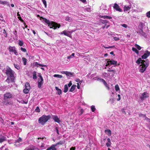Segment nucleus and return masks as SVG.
<instances>
[{
  "label": "nucleus",
  "mask_w": 150,
  "mask_h": 150,
  "mask_svg": "<svg viewBox=\"0 0 150 150\" xmlns=\"http://www.w3.org/2000/svg\"><path fill=\"white\" fill-rule=\"evenodd\" d=\"M65 20L69 22H71L73 21V19L69 16L66 17Z\"/></svg>",
  "instance_id": "obj_19"
},
{
  "label": "nucleus",
  "mask_w": 150,
  "mask_h": 150,
  "mask_svg": "<svg viewBox=\"0 0 150 150\" xmlns=\"http://www.w3.org/2000/svg\"><path fill=\"white\" fill-rule=\"evenodd\" d=\"M50 116L43 115L39 119V122L42 125H43L50 119Z\"/></svg>",
  "instance_id": "obj_4"
},
{
  "label": "nucleus",
  "mask_w": 150,
  "mask_h": 150,
  "mask_svg": "<svg viewBox=\"0 0 150 150\" xmlns=\"http://www.w3.org/2000/svg\"><path fill=\"white\" fill-rule=\"evenodd\" d=\"M35 111L37 112H40V109H39L38 107H37L35 109Z\"/></svg>",
  "instance_id": "obj_49"
},
{
  "label": "nucleus",
  "mask_w": 150,
  "mask_h": 150,
  "mask_svg": "<svg viewBox=\"0 0 150 150\" xmlns=\"http://www.w3.org/2000/svg\"><path fill=\"white\" fill-rule=\"evenodd\" d=\"M19 45L20 46H23V41L19 40V43H18Z\"/></svg>",
  "instance_id": "obj_44"
},
{
  "label": "nucleus",
  "mask_w": 150,
  "mask_h": 150,
  "mask_svg": "<svg viewBox=\"0 0 150 150\" xmlns=\"http://www.w3.org/2000/svg\"><path fill=\"white\" fill-rule=\"evenodd\" d=\"M103 47L105 48V49H109V48H112L115 47V46H103Z\"/></svg>",
  "instance_id": "obj_39"
},
{
  "label": "nucleus",
  "mask_w": 150,
  "mask_h": 150,
  "mask_svg": "<svg viewBox=\"0 0 150 150\" xmlns=\"http://www.w3.org/2000/svg\"><path fill=\"white\" fill-rule=\"evenodd\" d=\"M108 142L106 143V145L108 147L110 146L111 144V142L110 139V138H108L107 139Z\"/></svg>",
  "instance_id": "obj_20"
},
{
  "label": "nucleus",
  "mask_w": 150,
  "mask_h": 150,
  "mask_svg": "<svg viewBox=\"0 0 150 150\" xmlns=\"http://www.w3.org/2000/svg\"><path fill=\"white\" fill-rule=\"evenodd\" d=\"M53 119L56 122L59 123L60 122V121L59 120V118L58 117L57 115H53L52 117Z\"/></svg>",
  "instance_id": "obj_14"
},
{
  "label": "nucleus",
  "mask_w": 150,
  "mask_h": 150,
  "mask_svg": "<svg viewBox=\"0 0 150 150\" xmlns=\"http://www.w3.org/2000/svg\"><path fill=\"white\" fill-rule=\"evenodd\" d=\"M22 140V139L21 138H19L17 140V141L15 142V145H20L19 143H18L19 142H21Z\"/></svg>",
  "instance_id": "obj_24"
},
{
  "label": "nucleus",
  "mask_w": 150,
  "mask_h": 150,
  "mask_svg": "<svg viewBox=\"0 0 150 150\" xmlns=\"http://www.w3.org/2000/svg\"><path fill=\"white\" fill-rule=\"evenodd\" d=\"M66 73V75L67 76L71 77L72 75V74L69 72L67 71Z\"/></svg>",
  "instance_id": "obj_34"
},
{
  "label": "nucleus",
  "mask_w": 150,
  "mask_h": 150,
  "mask_svg": "<svg viewBox=\"0 0 150 150\" xmlns=\"http://www.w3.org/2000/svg\"><path fill=\"white\" fill-rule=\"evenodd\" d=\"M39 64L37 62H35V66L37 67H38V65H39Z\"/></svg>",
  "instance_id": "obj_59"
},
{
  "label": "nucleus",
  "mask_w": 150,
  "mask_h": 150,
  "mask_svg": "<svg viewBox=\"0 0 150 150\" xmlns=\"http://www.w3.org/2000/svg\"><path fill=\"white\" fill-rule=\"evenodd\" d=\"M135 46L139 50H140L142 48V47L140 46H139V45L137 44H136L135 45Z\"/></svg>",
  "instance_id": "obj_40"
},
{
  "label": "nucleus",
  "mask_w": 150,
  "mask_h": 150,
  "mask_svg": "<svg viewBox=\"0 0 150 150\" xmlns=\"http://www.w3.org/2000/svg\"><path fill=\"white\" fill-rule=\"evenodd\" d=\"M43 4H44L45 7L46 8L47 7V3H46V1H45V0H42Z\"/></svg>",
  "instance_id": "obj_45"
},
{
  "label": "nucleus",
  "mask_w": 150,
  "mask_h": 150,
  "mask_svg": "<svg viewBox=\"0 0 150 150\" xmlns=\"http://www.w3.org/2000/svg\"><path fill=\"white\" fill-rule=\"evenodd\" d=\"M42 19L43 21L48 25L49 26H50V28H52L53 27H54V29H56L57 28H59L60 26V24H58L57 23H54V22H51L50 21L45 18L41 17V19Z\"/></svg>",
  "instance_id": "obj_3"
},
{
  "label": "nucleus",
  "mask_w": 150,
  "mask_h": 150,
  "mask_svg": "<svg viewBox=\"0 0 150 150\" xmlns=\"http://www.w3.org/2000/svg\"><path fill=\"white\" fill-rule=\"evenodd\" d=\"M150 54V52L147 50L146 51L144 55L142 56V59H145L149 57Z\"/></svg>",
  "instance_id": "obj_9"
},
{
  "label": "nucleus",
  "mask_w": 150,
  "mask_h": 150,
  "mask_svg": "<svg viewBox=\"0 0 150 150\" xmlns=\"http://www.w3.org/2000/svg\"><path fill=\"white\" fill-rule=\"evenodd\" d=\"M118 98H117V101H119L120 100V95L118 94L117 96Z\"/></svg>",
  "instance_id": "obj_52"
},
{
  "label": "nucleus",
  "mask_w": 150,
  "mask_h": 150,
  "mask_svg": "<svg viewBox=\"0 0 150 150\" xmlns=\"http://www.w3.org/2000/svg\"><path fill=\"white\" fill-rule=\"evenodd\" d=\"M39 146L40 147L44 148L45 144L44 143L41 142L39 144Z\"/></svg>",
  "instance_id": "obj_37"
},
{
  "label": "nucleus",
  "mask_w": 150,
  "mask_h": 150,
  "mask_svg": "<svg viewBox=\"0 0 150 150\" xmlns=\"http://www.w3.org/2000/svg\"><path fill=\"white\" fill-rule=\"evenodd\" d=\"M24 150H39L38 148L33 146L28 148H25Z\"/></svg>",
  "instance_id": "obj_15"
},
{
  "label": "nucleus",
  "mask_w": 150,
  "mask_h": 150,
  "mask_svg": "<svg viewBox=\"0 0 150 150\" xmlns=\"http://www.w3.org/2000/svg\"><path fill=\"white\" fill-rule=\"evenodd\" d=\"M72 84V83H71V81H70L69 82V83L68 84V85H67L68 86V87H70L71 86Z\"/></svg>",
  "instance_id": "obj_54"
},
{
  "label": "nucleus",
  "mask_w": 150,
  "mask_h": 150,
  "mask_svg": "<svg viewBox=\"0 0 150 150\" xmlns=\"http://www.w3.org/2000/svg\"><path fill=\"white\" fill-rule=\"evenodd\" d=\"M22 60L23 62V64L24 65H25L26 64V62H27V59H26L25 58V57H23L22 58Z\"/></svg>",
  "instance_id": "obj_32"
},
{
  "label": "nucleus",
  "mask_w": 150,
  "mask_h": 150,
  "mask_svg": "<svg viewBox=\"0 0 150 150\" xmlns=\"http://www.w3.org/2000/svg\"><path fill=\"white\" fill-rule=\"evenodd\" d=\"M91 109L93 112H94L96 110L95 106L94 105H92L91 106Z\"/></svg>",
  "instance_id": "obj_42"
},
{
  "label": "nucleus",
  "mask_w": 150,
  "mask_h": 150,
  "mask_svg": "<svg viewBox=\"0 0 150 150\" xmlns=\"http://www.w3.org/2000/svg\"><path fill=\"white\" fill-rule=\"evenodd\" d=\"M43 78L41 79H38V88H40L41 87L42 85L43 84Z\"/></svg>",
  "instance_id": "obj_12"
},
{
  "label": "nucleus",
  "mask_w": 150,
  "mask_h": 150,
  "mask_svg": "<svg viewBox=\"0 0 150 150\" xmlns=\"http://www.w3.org/2000/svg\"><path fill=\"white\" fill-rule=\"evenodd\" d=\"M76 81L77 82H79V83H81V82H82V81H81L80 80V79H76Z\"/></svg>",
  "instance_id": "obj_55"
},
{
  "label": "nucleus",
  "mask_w": 150,
  "mask_h": 150,
  "mask_svg": "<svg viewBox=\"0 0 150 150\" xmlns=\"http://www.w3.org/2000/svg\"><path fill=\"white\" fill-rule=\"evenodd\" d=\"M3 72L7 76V79L6 81L8 83L14 82L15 79V72L8 67H6L3 70Z\"/></svg>",
  "instance_id": "obj_1"
},
{
  "label": "nucleus",
  "mask_w": 150,
  "mask_h": 150,
  "mask_svg": "<svg viewBox=\"0 0 150 150\" xmlns=\"http://www.w3.org/2000/svg\"><path fill=\"white\" fill-rule=\"evenodd\" d=\"M115 90L117 91L120 90V88L119 86L117 84L115 85Z\"/></svg>",
  "instance_id": "obj_43"
},
{
  "label": "nucleus",
  "mask_w": 150,
  "mask_h": 150,
  "mask_svg": "<svg viewBox=\"0 0 150 150\" xmlns=\"http://www.w3.org/2000/svg\"><path fill=\"white\" fill-rule=\"evenodd\" d=\"M76 87V85H73L71 88L69 90V91L70 92H73L75 90V88Z\"/></svg>",
  "instance_id": "obj_23"
},
{
  "label": "nucleus",
  "mask_w": 150,
  "mask_h": 150,
  "mask_svg": "<svg viewBox=\"0 0 150 150\" xmlns=\"http://www.w3.org/2000/svg\"><path fill=\"white\" fill-rule=\"evenodd\" d=\"M117 63V61H115L113 59L110 60L109 59V60H108L107 61V63H106L105 66H107L108 65H109L110 64H112L115 65L114 66V67H115Z\"/></svg>",
  "instance_id": "obj_6"
},
{
  "label": "nucleus",
  "mask_w": 150,
  "mask_h": 150,
  "mask_svg": "<svg viewBox=\"0 0 150 150\" xmlns=\"http://www.w3.org/2000/svg\"><path fill=\"white\" fill-rule=\"evenodd\" d=\"M6 140V137L4 136L0 137V142L1 143L2 142Z\"/></svg>",
  "instance_id": "obj_29"
},
{
  "label": "nucleus",
  "mask_w": 150,
  "mask_h": 150,
  "mask_svg": "<svg viewBox=\"0 0 150 150\" xmlns=\"http://www.w3.org/2000/svg\"><path fill=\"white\" fill-rule=\"evenodd\" d=\"M146 16L149 18H150V11L147 12L146 13Z\"/></svg>",
  "instance_id": "obj_47"
},
{
  "label": "nucleus",
  "mask_w": 150,
  "mask_h": 150,
  "mask_svg": "<svg viewBox=\"0 0 150 150\" xmlns=\"http://www.w3.org/2000/svg\"><path fill=\"white\" fill-rule=\"evenodd\" d=\"M132 51L136 53H138L139 52L136 48H135L134 47H132Z\"/></svg>",
  "instance_id": "obj_41"
},
{
  "label": "nucleus",
  "mask_w": 150,
  "mask_h": 150,
  "mask_svg": "<svg viewBox=\"0 0 150 150\" xmlns=\"http://www.w3.org/2000/svg\"><path fill=\"white\" fill-rule=\"evenodd\" d=\"M100 17L104 19L107 18L108 19H110L112 18V17L111 16H101Z\"/></svg>",
  "instance_id": "obj_28"
},
{
  "label": "nucleus",
  "mask_w": 150,
  "mask_h": 150,
  "mask_svg": "<svg viewBox=\"0 0 150 150\" xmlns=\"http://www.w3.org/2000/svg\"><path fill=\"white\" fill-rule=\"evenodd\" d=\"M38 76L39 77V79H41L42 78H43L42 76H41V74L40 73H38Z\"/></svg>",
  "instance_id": "obj_53"
},
{
  "label": "nucleus",
  "mask_w": 150,
  "mask_h": 150,
  "mask_svg": "<svg viewBox=\"0 0 150 150\" xmlns=\"http://www.w3.org/2000/svg\"><path fill=\"white\" fill-rule=\"evenodd\" d=\"M139 117H146L145 115H144L142 114H139Z\"/></svg>",
  "instance_id": "obj_56"
},
{
  "label": "nucleus",
  "mask_w": 150,
  "mask_h": 150,
  "mask_svg": "<svg viewBox=\"0 0 150 150\" xmlns=\"http://www.w3.org/2000/svg\"><path fill=\"white\" fill-rule=\"evenodd\" d=\"M131 5H129V6L125 5L124 6V11H127L129 10L131 8Z\"/></svg>",
  "instance_id": "obj_18"
},
{
  "label": "nucleus",
  "mask_w": 150,
  "mask_h": 150,
  "mask_svg": "<svg viewBox=\"0 0 150 150\" xmlns=\"http://www.w3.org/2000/svg\"><path fill=\"white\" fill-rule=\"evenodd\" d=\"M8 50H9V52H10L13 53L16 55H18V54L16 50V48L15 47H12L10 46L8 48Z\"/></svg>",
  "instance_id": "obj_5"
},
{
  "label": "nucleus",
  "mask_w": 150,
  "mask_h": 150,
  "mask_svg": "<svg viewBox=\"0 0 150 150\" xmlns=\"http://www.w3.org/2000/svg\"><path fill=\"white\" fill-rule=\"evenodd\" d=\"M56 130V132L57 133L59 134V130L58 129L57 127H56L55 128Z\"/></svg>",
  "instance_id": "obj_58"
},
{
  "label": "nucleus",
  "mask_w": 150,
  "mask_h": 150,
  "mask_svg": "<svg viewBox=\"0 0 150 150\" xmlns=\"http://www.w3.org/2000/svg\"><path fill=\"white\" fill-rule=\"evenodd\" d=\"M74 55L75 54L74 53H72L71 55L68 56L67 57V58L68 59H72L74 57Z\"/></svg>",
  "instance_id": "obj_30"
},
{
  "label": "nucleus",
  "mask_w": 150,
  "mask_h": 150,
  "mask_svg": "<svg viewBox=\"0 0 150 150\" xmlns=\"http://www.w3.org/2000/svg\"><path fill=\"white\" fill-rule=\"evenodd\" d=\"M53 76L55 77H57L59 78H61L62 77V75H59V74H54Z\"/></svg>",
  "instance_id": "obj_33"
},
{
  "label": "nucleus",
  "mask_w": 150,
  "mask_h": 150,
  "mask_svg": "<svg viewBox=\"0 0 150 150\" xmlns=\"http://www.w3.org/2000/svg\"><path fill=\"white\" fill-rule=\"evenodd\" d=\"M39 66H40L41 67H43L46 66V65H43V64H39Z\"/></svg>",
  "instance_id": "obj_64"
},
{
  "label": "nucleus",
  "mask_w": 150,
  "mask_h": 150,
  "mask_svg": "<svg viewBox=\"0 0 150 150\" xmlns=\"http://www.w3.org/2000/svg\"><path fill=\"white\" fill-rule=\"evenodd\" d=\"M30 90L27 88H25L23 90V92L26 94L28 93L29 92Z\"/></svg>",
  "instance_id": "obj_38"
},
{
  "label": "nucleus",
  "mask_w": 150,
  "mask_h": 150,
  "mask_svg": "<svg viewBox=\"0 0 150 150\" xmlns=\"http://www.w3.org/2000/svg\"><path fill=\"white\" fill-rule=\"evenodd\" d=\"M85 9L86 11H88V12H90L91 11V9L89 8H86Z\"/></svg>",
  "instance_id": "obj_50"
},
{
  "label": "nucleus",
  "mask_w": 150,
  "mask_h": 150,
  "mask_svg": "<svg viewBox=\"0 0 150 150\" xmlns=\"http://www.w3.org/2000/svg\"><path fill=\"white\" fill-rule=\"evenodd\" d=\"M70 32L69 31H67V30H64L61 33V34H64L65 35L69 36V34Z\"/></svg>",
  "instance_id": "obj_17"
},
{
  "label": "nucleus",
  "mask_w": 150,
  "mask_h": 150,
  "mask_svg": "<svg viewBox=\"0 0 150 150\" xmlns=\"http://www.w3.org/2000/svg\"><path fill=\"white\" fill-rule=\"evenodd\" d=\"M55 88L56 90L57 91L58 94L59 95H60L62 93V91L60 89L58 88L57 87H55Z\"/></svg>",
  "instance_id": "obj_22"
},
{
  "label": "nucleus",
  "mask_w": 150,
  "mask_h": 150,
  "mask_svg": "<svg viewBox=\"0 0 150 150\" xmlns=\"http://www.w3.org/2000/svg\"><path fill=\"white\" fill-rule=\"evenodd\" d=\"M80 85L79 83H77V88L78 89H79L80 88Z\"/></svg>",
  "instance_id": "obj_61"
},
{
  "label": "nucleus",
  "mask_w": 150,
  "mask_h": 150,
  "mask_svg": "<svg viewBox=\"0 0 150 150\" xmlns=\"http://www.w3.org/2000/svg\"><path fill=\"white\" fill-rule=\"evenodd\" d=\"M44 33L45 34H46V35H47L48 36L50 37L51 38H53L54 37V35L52 34H49L48 33H47V32H44Z\"/></svg>",
  "instance_id": "obj_31"
},
{
  "label": "nucleus",
  "mask_w": 150,
  "mask_h": 150,
  "mask_svg": "<svg viewBox=\"0 0 150 150\" xmlns=\"http://www.w3.org/2000/svg\"><path fill=\"white\" fill-rule=\"evenodd\" d=\"M99 80L100 81L103 82L105 86L107 87L108 89H109V87L108 86L107 83H106L105 80L102 79H98V80Z\"/></svg>",
  "instance_id": "obj_13"
},
{
  "label": "nucleus",
  "mask_w": 150,
  "mask_h": 150,
  "mask_svg": "<svg viewBox=\"0 0 150 150\" xmlns=\"http://www.w3.org/2000/svg\"><path fill=\"white\" fill-rule=\"evenodd\" d=\"M37 78L36 72L34 71L33 73V79H36Z\"/></svg>",
  "instance_id": "obj_25"
},
{
  "label": "nucleus",
  "mask_w": 150,
  "mask_h": 150,
  "mask_svg": "<svg viewBox=\"0 0 150 150\" xmlns=\"http://www.w3.org/2000/svg\"><path fill=\"white\" fill-rule=\"evenodd\" d=\"M136 63L139 64L140 63L142 64L140 65L139 68L140 71L142 73L144 72L145 71L149 64L148 61L147 60L146 61L142 60L140 58L138 59L136 61Z\"/></svg>",
  "instance_id": "obj_2"
},
{
  "label": "nucleus",
  "mask_w": 150,
  "mask_h": 150,
  "mask_svg": "<svg viewBox=\"0 0 150 150\" xmlns=\"http://www.w3.org/2000/svg\"><path fill=\"white\" fill-rule=\"evenodd\" d=\"M68 86L67 84L65 85L64 86V93H66L68 91Z\"/></svg>",
  "instance_id": "obj_27"
},
{
  "label": "nucleus",
  "mask_w": 150,
  "mask_h": 150,
  "mask_svg": "<svg viewBox=\"0 0 150 150\" xmlns=\"http://www.w3.org/2000/svg\"><path fill=\"white\" fill-rule=\"evenodd\" d=\"M148 97V93L147 92H145L142 94L140 96V98L142 100H143Z\"/></svg>",
  "instance_id": "obj_7"
},
{
  "label": "nucleus",
  "mask_w": 150,
  "mask_h": 150,
  "mask_svg": "<svg viewBox=\"0 0 150 150\" xmlns=\"http://www.w3.org/2000/svg\"><path fill=\"white\" fill-rule=\"evenodd\" d=\"M12 95L10 93H7L4 95V99L10 98L12 97Z\"/></svg>",
  "instance_id": "obj_11"
},
{
  "label": "nucleus",
  "mask_w": 150,
  "mask_h": 150,
  "mask_svg": "<svg viewBox=\"0 0 150 150\" xmlns=\"http://www.w3.org/2000/svg\"><path fill=\"white\" fill-rule=\"evenodd\" d=\"M107 23V21L106 20L103 21L102 22V23Z\"/></svg>",
  "instance_id": "obj_62"
},
{
  "label": "nucleus",
  "mask_w": 150,
  "mask_h": 150,
  "mask_svg": "<svg viewBox=\"0 0 150 150\" xmlns=\"http://www.w3.org/2000/svg\"><path fill=\"white\" fill-rule=\"evenodd\" d=\"M75 147H71L70 149V150H75Z\"/></svg>",
  "instance_id": "obj_63"
},
{
  "label": "nucleus",
  "mask_w": 150,
  "mask_h": 150,
  "mask_svg": "<svg viewBox=\"0 0 150 150\" xmlns=\"http://www.w3.org/2000/svg\"><path fill=\"white\" fill-rule=\"evenodd\" d=\"M105 132L106 133V134L110 136L111 135V131L110 129H107L105 130Z\"/></svg>",
  "instance_id": "obj_21"
},
{
  "label": "nucleus",
  "mask_w": 150,
  "mask_h": 150,
  "mask_svg": "<svg viewBox=\"0 0 150 150\" xmlns=\"http://www.w3.org/2000/svg\"><path fill=\"white\" fill-rule=\"evenodd\" d=\"M44 138L43 137H42V138H38V140H37V141L38 142H41V141L40 140H41L43 139Z\"/></svg>",
  "instance_id": "obj_48"
},
{
  "label": "nucleus",
  "mask_w": 150,
  "mask_h": 150,
  "mask_svg": "<svg viewBox=\"0 0 150 150\" xmlns=\"http://www.w3.org/2000/svg\"><path fill=\"white\" fill-rule=\"evenodd\" d=\"M21 51L23 52H26V49L25 48H23L22 47H21Z\"/></svg>",
  "instance_id": "obj_46"
},
{
  "label": "nucleus",
  "mask_w": 150,
  "mask_h": 150,
  "mask_svg": "<svg viewBox=\"0 0 150 150\" xmlns=\"http://www.w3.org/2000/svg\"><path fill=\"white\" fill-rule=\"evenodd\" d=\"M113 8L114 9L116 10L117 11L119 12L122 11V9L120 8L119 6L117 3H115L114 4Z\"/></svg>",
  "instance_id": "obj_8"
},
{
  "label": "nucleus",
  "mask_w": 150,
  "mask_h": 150,
  "mask_svg": "<svg viewBox=\"0 0 150 150\" xmlns=\"http://www.w3.org/2000/svg\"><path fill=\"white\" fill-rule=\"evenodd\" d=\"M80 1H81L82 2H83L84 3H86V0H80Z\"/></svg>",
  "instance_id": "obj_60"
},
{
  "label": "nucleus",
  "mask_w": 150,
  "mask_h": 150,
  "mask_svg": "<svg viewBox=\"0 0 150 150\" xmlns=\"http://www.w3.org/2000/svg\"><path fill=\"white\" fill-rule=\"evenodd\" d=\"M59 144V143H57L55 144L52 145L50 147H49L50 150H57L55 147Z\"/></svg>",
  "instance_id": "obj_16"
},
{
  "label": "nucleus",
  "mask_w": 150,
  "mask_h": 150,
  "mask_svg": "<svg viewBox=\"0 0 150 150\" xmlns=\"http://www.w3.org/2000/svg\"><path fill=\"white\" fill-rule=\"evenodd\" d=\"M122 25V27H124V28H127V25H126V24H122V25Z\"/></svg>",
  "instance_id": "obj_57"
},
{
  "label": "nucleus",
  "mask_w": 150,
  "mask_h": 150,
  "mask_svg": "<svg viewBox=\"0 0 150 150\" xmlns=\"http://www.w3.org/2000/svg\"><path fill=\"white\" fill-rule=\"evenodd\" d=\"M113 38H114V40L115 41H118L120 39L119 38L117 37H114Z\"/></svg>",
  "instance_id": "obj_51"
},
{
  "label": "nucleus",
  "mask_w": 150,
  "mask_h": 150,
  "mask_svg": "<svg viewBox=\"0 0 150 150\" xmlns=\"http://www.w3.org/2000/svg\"><path fill=\"white\" fill-rule=\"evenodd\" d=\"M107 71L109 72H112V74L113 76L114 75L115 72V71L113 70L110 69V68H109V69Z\"/></svg>",
  "instance_id": "obj_36"
},
{
  "label": "nucleus",
  "mask_w": 150,
  "mask_h": 150,
  "mask_svg": "<svg viewBox=\"0 0 150 150\" xmlns=\"http://www.w3.org/2000/svg\"><path fill=\"white\" fill-rule=\"evenodd\" d=\"M7 2L5 1H2L0 0V4L3 5H6L7 4Z\"/></svg>",
  "instance_id": "obj_35"
},
{
  "label": "nucleus",
  "mask_w": 150,
  "mask_h": 150,
  "mask_svg": "<svg viewBox=\"0 0 150 150\" xmlns=\"http://www.w3.org/2000/svg\"><path fill=\"white\" fill-rule=\"evenodd\" d=\"M25 88H27V89H30V85L28 83H25Z\"/></svg>",
  "instance_id": "obj_26"
},
{
  "label": "nucleus",
  "mask_w": 150,
  "mask_h": 150,
  "mask_svg": "<svg viewBox=\"0 0 150 150\" xmlns=\"http://www.w3.org/2000/svg\"><path fill=\"white\" fill-rule=\"evenodd\" d=\"M13 65L15 68L18 70H19L21 69V64L20 62H18L16 63H14L13 64Z\"/></svg>",
  "instance_id": "obj_10"
}]
</instances>
